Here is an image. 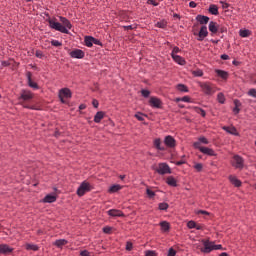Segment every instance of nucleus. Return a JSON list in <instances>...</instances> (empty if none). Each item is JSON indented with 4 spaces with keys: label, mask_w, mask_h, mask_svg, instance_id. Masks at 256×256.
Masks as SVG:
<instances>
[{
    "label": "nucleus",
    "mask_w": 256,
    "mask_h": 256,
    "mask_svg": "<svg viewBox=\"0 0 256 256\" xmlns=\"http://www.w3.org/2000/svg\"><path fill=\"white\" fill-rule=\"evenodd\" d=\"M81 256H91V253H89V251L87 250H83L81 253H80Z\"/></svg>",
    "instance_id": "58"
},
{
    "label": "nucleus",
    "mask_w": 256,
    "mask_h": 256,
    "mask_svg": "<svg viewBox=\"0 0 256 256\" xmlns=\"http://www.w3.org/2000/svg\"><path fill=\"white\" fill-rule=\"evenodd\" d=\"M187 227H188V229H195V227H197V223L195 221L191 220L187 223Z\"/></svg>",
    "instance_id": "40"
},
{
    "label": "nucleus",
    "mask_w": 256,
    "mask_h": 256,
    "mask_svg": "<svg viewBox=\"0 0 256 256\" xmlns=\"http://www.w3.org/2000/svg\"><path fill=\"white\" fill-rule=\"evenodd\" d=\"M27 79L29 87H31L32 89H39L37 83L33 82V80L31 79V72L27 73Z\"/></svg>",
    "instance_id": "21"
},
{
    "label": "nucleus",
    "mask_w": 256,
    "mask_h": 256,
    "mask_svg": "<svg viewBox=\"0 0 256 256\" xmlns=\"http://www.w3.org/2000/svg\"><path fill=\"white\" fill-rule=\"evenodd\" d=\"M105 117V112L99 111L94 116V123H101V120Z\"/></svg>",
    "instance_id": "22"
},
{
    "label": "nucleus",
    "mask_w": 256,
    "mask_h": 256,
    "mask_svg": "<svg viewBox=\"0 0 256 256\" xmlns=\"http://www.w3.org/2000/svg\"><path fill=\"white\" fill-rule=\"evenodd\" d=\"M148 5H153L154 7H157L159 3L155 2V0H147Z\"/></svg>",
    "instance_id": "55"
},
{
    "label": "nucleus",
    "mask_w": 256,
    "mask_h": 256,
    "mask_svg": "<svg viewBox=\"0 0 256 256\" xmlns=\"http://www.w3.org/2000/svg\"><path fill=\"white\" fill-rule=\"evenodd\" d=\"M232 166H234L235 169L241 170L243 169V167H245V160L243 159V157L235 155L232 160Z\"/></svg>",
    "instance_id": "6"
},
{
    "label": "nucleus",
    "mask_w": 256,
    "mask_h": 256,
    "mask_svg": "<svg viewBox=\"0 0 256 256\" xmlns=\"http://www.w3.org/2000/svg\"><path fill=\"white\" fill-rule=\"evenodd\" d=\"M229 181L232 185H234V187H241L242 185L241 180H239L237 176L234 175L229 176Z\"/></svg>",
    "instance_id": "14"
},
{
    "label": "nucleus",
    "mask_w": 256,
    "mask_h": 256,
    "mask_svg": "<svg viewBox=\"0 0 256 256\" xmlns=\"http://www.w3.org/2000/svg\"><path fill=\"white\" fill-rule=\"evenodd\" d=\"M25 249L27 251H39V246H37L35 244H26Z\"/></svg>",
    "instance_id": "31"
},
{
    "label": "nucleus",
    "mask_w": 256,
    "mask_h": 256,
    "mask_svg": "<svg viewBox=\"0 0 256 256\" xmlns=\"http://www.w3.org/2000/svg\"><path fill=\"white\" fill-rule=\"evenodd\" d=\"M172 59L175 61V63H178V65H185V59L179 55H173Z\"/></svg>",
    "instance_id": "25"
},
{
    "label": "nucleus",
    "mask_w": 256,
    "mask_h": 256,
    "mask_svg": "<svg viewBox=\"0 0 256 256\" xmlns=\"http://www.w3.org/2000/svg\"><path fill=\"white\" fill-rule=\"evenodd\" d=\"M166 183H167V185H169L170 187H177V180H176L175 177H173V176L167 177Z\"/></svg>",
    "instance_id": "24"
},
{
    "label": "nucleus",
    "mask_w": 256,
    "mask_h": 256,
    "mask_svg": "<svg viewBox=\"0 0 256 256\" xmlns=\"http://www.w3.org/2000/svg\"><path fill=\"white\" fill-rule=\"evenodd\" d=\"M20 99H23V101H31V99H33V94L30 91H23Z\"/></svg>",
    "instance_id": "15"
},
{
    "label": "nucleus",
    "mask_w": 256,
    "mask_h": 256,
    "mask_svg": "<svg viewBox=\"0 0 256 256\" xmlns=\"http://www.w3.org/2000/svg\"><path fill=\"white\" fill-rule=\"evenodd\" d=\"M194 111L196 113H198V115H201V117H205L207 115L205 110H203L202 108H199V107H194Z\"/></svg>",
    "instance_id": "35"
},
{
    "label": "nucleus",
    "mask_w": 256,
    "mask_h": 256,
    "mask_svg": "<svg viewBox=\"0 0 256 256\" xmlns=\"http://www.w3.org/2000/svg\"><path fill=\"white\" fill-rule=\"evenodd\" d=\"M111 231H113V228L109 227V226H106L103 228V232L104 233H107V234H110Z\"/></svg>",
    "instance_id": "50"
},
{
    "label": "nucleus",
    "mask_w": 256,
    "mask_h": 256,
    "mask_svg": "<svg viewBox=\"0 0 256 256\" xmlns=\"http://www.w3.org/2000/svg\"><path fill=\"white\" fill-rule=\"evenodd\" d=\"M217 101L223 105V103H225V95L223 93H218Z\"/></svg>",
    "instance_id": "38"
},
{
    "label": "nucleus",
    "mask_w": 256,
    "mask_h": 256,
    "mask_svg": "<svg viewBox=\"0 0 256 256\" xmlns=\"http://www.w3.org/2000/svg\"><path fill=\"white\" fill-rule=\"evenodd\" d=\"M60 21L61 23L57 22V19H48V23H49V27L51 29H55V31H60V33H65L66 35H68L69 33V29H71V27H73L71 25V22L69 20H67V18L65 17H60Z\"/></svg>",
    "instance_id": "1"
},
{
    "label": "nucleus",
    "mask_w": 256,
    "mask_h": 256,
    "mask_svg": "<svg viewBox=\"0 0 256 256\" xmlns=\"http://www.w3.org/2000/svg\"><path fill=\"white\" fill-rule=\"evenodd\" d=\"M68 241L66 239H59L54 242V245L58 247V249H61V247H64V245H67Z\"/></svg>",
    "instance_id": "26"
},
{
    "label": "nucleus",
    "mask_w": 256,
    "mask_h": 256,
    "mask_svg": "<svg viewBox=\"0 0 256 256\" xmlns=\"http://www.w3.org/2000/svg\"><path fill=\"white\" fill-rule=\"evenodd\" d=\"M154 147L158 149V151H166L167 148L165 146L161 145V139L157 138L154 140Z\"/></svg>",
    "instance_id": "19"
},
{
    "label": "nucleus",
    "mask_w": 256,
    "mask_h": 256,
    "mask_svg": "<svg viewBox=\"0 0 256 256\" xmlns=\"http://www.w3.org/2000/svg\"><path fill=\"white\" fill-rule=\"evenodd\" d=\"M142 95L147 98L149 95H151V92L149 90H141Z\"/></svg>",
    "instance_id": "49"
},
{
    "label": "nucleus",
    "mask_w": 256,
    "mask_h": 256,
    "mask_svg": "<svg viewBox=\"0 0 256 256\" xmlns=\"http://www.w3.org/2000/svg\"><path fill=\"white\" fill-rule=\"evenodd\" d=\"M59 99L61 103H65V99H71V90L69 88H62L59 91Z\"/></svg>",
    "instance_id": "9"
},
{
    "label": "nucleus",
    "mask_w": 256,
    "mask_h": 256,
    "mask_svg": "<svg viewBox=\"0 0 256 256\" xmlns=\"http://www.w3.org/2000/svg\"><path fill=\"white\" fill-rule=\"evenodd\" d=\"M179 51H181V49H179V47H174L171 53V57H173V55H177V53H179Z\"/></svg>",
    "instance_id": "51"
},
{
    "label": "nucleus",
    "mask_w": 256,
    "mask_h": 256,
    "mask_svg": "<svg viewBox=\"0 0 256 256\" xmlns=\"http://www.w3.org/2000/svg\"><path fill=\"white\" fill-rule=\"evenodd\" d=\"M234 105H235V107H238V108H239V106L241 105V101H239V100H234Z\"/></svg>",
    "instance_id": "64"
},
{
    "label": "nucleus",
    "mask_w": 256,
    "mask_h": 256,
    "mask_svg": "<svg viewBox=\"0 0 256 256\" xmlns=\"http://www.w3.org/2000/svg\"><path fill=\"white\" fill-rule=\"evenodd\" d=\"M177 89H178V91H181L182 93L189 92V89L185 86V84H178Z\"/></svg>",
    "instance_id": "34"
},
{
    "label": "nucleus",
    "mask_w": 256,
    "mask_h": 256,
    "mask_svg": "<svg viewBox=\"0 0 256 256\" xmlns=\"http://www.w3.org/2000/svg\"><path fill=\"white\" fill-rule=\"evenodd\" d=\"M199 87L202 89L205 95H214V93L217 91V88L211 82H199Z\"/></svg>",
    "instance_id": "3"
},
{
    "label": "nucleus",
    "mask_w": 256,
    "mask_h": 256,
    "mask_svg": "<svg viewBox=\"0 0 256 256\" xmlns=\"http://www.w3.org/2000/svg\"><path fill=\"white\" fill-rule=\"evenodd\" d=\"M149 105L150 107H153L154 109H161L163 107V101L161 99L152 96L149 99Z\"/></svg>",
    "instance_id": "8"
},
{
    "label": "nucleus",
    "mask_w": 256,
    "mask_h": 256,
    "mask_svg": "<svg viewBox=\"0 0 256 256\" xmlns=\"http://www.w3.org/2000/svg\"><path fill=\"white\" fill-rule=\"evenodd\" d=\"M216 74L218 77H221V79H227V77H229V74L223 70H216Z\"/></svg>",
    "instance_id": "32"
},
{
    "label": "nucleus",
    "mask_w": 256,
    "mask_h": 256,
    "mask_svg": "<svg viewBox=\"0 0 256 256\" xmlns=\"http://www.w3.org/2000/svg\"><path fill=\"white\" fill-rule=\"evenodd\" d=\"M133 249V243L127 242L126 243V251H131Z\"/></svg>",
    "instance_id": "54"
},
{
    "label": "nucleus",
    "mask_w": 256,
    "mask_h": 256,
    "mask_svg": "<svg viewBox=\"0 0 256 256\" xmlns=\"http://www.w3.org/2000/svg\"><path fill=\"white\" fill-rule=\"evenodd\" d=\"M220 3L222 4V9H229V3L223 1H220Z\"/></svg>",
    "instance_id": "56"
},
{
    "label": "nucleus",
    "mask_w": 256,
    "mask_h": 256,
    "mask_svg": "<svg viewBox=\"0 0 256 256\" xmlns=\"http://www.w3.org/2000/svg\"><path fill=\"white\" fill-rule=\"evenodd\" d=\"M194 147L195 149H199L201 153L204 155H209L210 157H215V151L211 148L203 147L201 146V143L199 142H194Z\"/></svg>",
    "instance_id": "4"
},
{
    "label": "nucleus",
    "mask_w": 256,
    "mask_h": 256,
    "mask_svg": "<svg viewBox=\"0 0 256 256\" xmlns=\"http://www.w3.org/2000/svg\"><path fill=\"white\" fill-rule=\"evenodd\" d=\"M145 256H157V253H155V251L148 250L145 252Z\"/></svg>",
    "instance_id": "46"
},
{
    "label": "nucleus",
    "mask_w": 256,
    "mask_h": 256,
    "mask_svg": "<svg viewBox=\"0 0 256 256\" xmlns=\"http://www.w3.org/2000/svg\"><path fill=\"white\" fill-rule=\"evenodd\" d=\"M192 75H194V77H203V70H194Z\"/></svg>",
    "instance_id": "39"
},
{
    "label": "nucleus",
    "mask_w": 256,
    "mask_h": 256,
    "mask_svg": "<svg viewBox=\"0 0 256 256\" xmlns=\"http://www.w3.org/2000/svg\"><path fill=\"white\" fill-rule=\"evenodd\" d=\"M161 231L167 233L171 229V225L167 221L160 222Z\"/></svg>",
    "instance_id": "23"
},
{
    "label": "nucleus",
    "mask_w": 256,
    "mask_h": 256,
    "mask_svg": "<svg viewBox=\"0 0 256 256\" xmlns=\"http://www.w3.org/2000/svg\"><path fill=\"white\" fill-rule=\"evenodd\" d=\"M209 31H211L213 34L217 33L219 31V24L217 22L211 21L208 26Z\"/></svg>",
    "instance_id": "16"
},
{
    "label": "nucleus",
    "mask_w": 256,
    "mask_h": 256,
    "mask_svg": "<svg viewBox=\"0 0 256 256\" xmlns=\"http://www.w3.org/2000/svg\"><path fill=\"white\" fill-rule=\"evenodd\" d=\"M194 169H196V171H202L203 170V164L201 163H197L194 165Z\"/></svg>",
    "instance_id": "43"
},
{
    "label": "nucleus",
    "mask_w": 256,
    "mask_h": 256,
    "mask_svg": "<svg viewBox=\"0 0 256 256\" xmlns=\"http://www.w3.org/2000/svg\"><path fill=\"white\" fill-rule=\"evenodd\" d=\"M189 7H191V9H195V7H197V3L191 1V2L189 3Z\"/></svg>",
    "instance_id": "60"
},
{
    "label": "nucleus",
    "mask_w": 256,
    "mask_h": 256,
    "mask_svg": "<svg viewBox=\"0 0 256 256\" xmlns=\"http://www.w3.org/2000/svg\"><path fill=\"white\" fill-rule=\"evenodd\" d=\"M158 207H159L160 211H167V209H169V204L162 202L159 204Z\"/></svg>",
    "instance_id": "37"
},
{
    "label": "nucleus",
    "mask_w": 256,
    "mask_h": 256,
    "mask_svg": "<svg viewBox=\"0 0 256 256\" xmlns=\"http://www.w3.org/2000/svg\"><path fill=\"white\" fill-rule=\"evenodd\" d=\"M198 215H209V212H207L205 210H200V211H198Z\"/></svg>",
    "instance_id": "61"
},
{
    "label": "nucleus",
    "mask_w": 256,
    "mask_h": 256,
    "mask_svg": "<svg viewBox=\"0 0 256 256\" xmlns=\"http://www.w3.org/2000/svg\"><path fill=\"white\" fill-rule=\"evenodd\" d=\"M196 20L199 21L200 25H207V23H209L208 16L198 15Z\"/></svg>",
    "instance_id": "18"
},
{
    "label": "nucleus",
    "mask_w": 256,
    "mask_h": 256,
    "mask_svg": "<svg viewBox=\"0 0 256 256\" xmlns=\"http://www.w3.org/2000/svg\"><path fill=\"white\" fill-rule=\"evenodd\" d=\"M121 189H123L121 185L115 184L109 188V193H117V191H121Z\"/></svg>",
    "instance_id": "29"
},
{
    "label": "nucleus",
    "mask_w": 256,
    "mask_h": 256,
    "mask_svg": "<svg viewBox=\"0 0 256 256\" xmlns=\"http://www.w3.org/2000/svg\"><path fill=\"white\" fill-rule=\"evenodd\" d=\"M239 111H240V109H239L238 107L235 106V107L233 108V113H234L235 115H238Z\"/></svg>",
    "instance_id": "63"
},
{
    "label": "nucleus",
    "mask_w": 256,
    "mask_h": 256,
    "mask_svg": "<svg viewBox=\"0 0 256 256\" xmlns=\"http://www.w3.org/2000/svg\"><path fill=\"white\" fill-rule=\"evenodd\" d=\"M181 101L184 103H191V98L189 96H184L181 98Z\"/></svg>",
    "instance_id": "52"
},
{
    "label": "nucleus",
    "mask_w": 256,
    "mask_h": 256,
    "mask_svg": "<svg viewBox=\"0 0 256 256\" xmlns=\"http://www.w3.org/2000/svg\"><path fill=\"white\" fill-rule=\"evenodd\" d=\"M70 57H72V59H83V57H85V52H83V50L76 49L70 52Z\"/></svg>",
    "instance_id": "11"
},
{
    "label": "nucleus",
    "mask_w": 256,
    "mask_h": 256,
    "mask_svg": "<svg viewBox=\"0 0 256 256\" xmlns=\"http://www.w3.org/2000/svg\"><path fill=\"white\" fill-rule=\"evenodd\" d=\"M89 191H91V184H89V182H87V181H84L78 187L77 195L79 197H83V195H85V193H89Z\"/></svg>",
    "instance_id": "5"
},
{
    "label": "nucleus",
    "mask_w": 256,
    "mask_h": 256,
    "mask_svg": "<svg viewBox=\"0 0 256 256\" xmlns=\"http://www.w3.org/2000/svg\"><path fill=\"white\" fill-rule=\"evenodd\" d=\"M84 42L86 47H93V36H86Z\"/></svg>",
    "instance_id": "30"
},
{
    "label": "nucleus",
    "mask_w": 256,
    "mask_h": 256,
    "mask_svg": "<svg viewBox=\"0 0 256 256\" xmlns=\"http://www.w3.org/2000/svg\"><path fill=\"white\" fill-rule=\"evenodd\" d=\"M198 143H203L204 145H209V140L205 137H200Z\"/></svg>",
    "instance_id": "41"
},
{
    "label": "nucleus",
    "mask_w": 256,
    "mask_h": 256,
    "mask_svg": "<svg viewBox=\"0 0 256 256\" xmlns=\"http://www.w3.org/2000/svg\"><path fill=\"white\" fill-rule=\"evenodd\" d=\"M164 144L166 145V147L173 149L174 147H176L177 142L175 141V138H173V136H166L164 138Z\"/></svg>",
    "instance_id": "10"
},
{
    "label": "nucleus",
    "mask_w": 256,
    "mask_h": 256,
    "mask_svg": "<svg viewBox=\"0 0 256 256\" xmlns=\"http://www.w3.org/2000/svg\"><path fill=\"white\" fill-rule=\"evenodd\" d=\"M239 35H240V37H243V38L249 37L251 35V31L247 30V29L240 30Z\"/></svg>",
    "instance_id": "33"
},
{
    "label": "nucleus",
    "mask_w": 256,
    "mask_h": 256,
    "mask_svg": "<svg viewBox=\"0 0 256 256\" xmlns=\"http://www.w3.org/2000/svg\"><path fill=\"white\" fill-rule=\"evenodd\" d=\"M176 255V252L173 248H170L169 251H168V256H175Z\"/></svg>",
    "instance_id": "57"
},
{
    "label": "nucleus",
    "mask_w": 256,
    "mask_h": 256,
    "mask_svg": "<svg viewBox=\"0 0 256 256\" xmlns=\"http://www.w3.org/2000/svg\"><path fill=\"white\" fill-rule=\"evenodd\" d=\"M221 59H223V61H227L229 59V55L223 54L221 55Z\"/></svg>",
    "instance_id": "62"
},
{
    "label": "nucleus",
    "mask_w": 256,
    "mask_h": 256,
    "mask_svg": "<svg viewBox=\"0 0 256 256\" xmlns=\"http://www.w3.org/2000/svg\"><path fill=\"white\" fill-rule=\"evenodd\" d=\"M55 201H57V196L53 194H48L43 199L44 203H55Z\"/></svg>",
    "instance_id": "17"
},
{
    "label": "nucleus",
    "mask_w": 256,
    "mask_h": 256,
    "mask_svg": "<svg viewBox=\"0 0 256 256\" xmlns=\"http://www.w3.org/2000/svg\"><path fill=\"white\" fill-rule=\"evenodd\" d=\"M92 105H93V107H95V109H97L98 107H99V101H97V100H93L92 101Z\"/></svg>",
    "instance_id": "59"
},
{
    "label": "nucleus",
    "mask_w": 256,
    "mask_h": 256,
    "mask_svg": "<svg viewBox=\"0 0 256 256\" xmlns=\"http://www.w3.org/2000/svg\"><path fill=\"white\" fill-rule=\"evenodd\" d=\"M36 57L38 59H43L44 55H43V52L40 51V50H37L36 53H35Z\"/></svg>",
    "instance_id": "48"
},
{
    "label": "nucleus",
    "mask_w": 256,
    "mask_h": 256,
    "mask_svg": "<svg viewBox=\"0 0 256 256\" xmlns=\"http://www.w3.org/2000/svg\"><path fill=\"white\" fill-rule=\"evenodd\" d=\"M209 13H211V15H219V8L217 5L211 4L209 7Z\"/></svg>",
    "instance_id": "27"
},
{
    "label": "nucleus",
    "mask_w": 256,
    "mask_h": 256,
    "mask_svg": "<svg viewBox=\"0 0 256 256\" xmlns=\"http://www.w3.org/2000/svg\"><path fill=\"white\" fill-rule=\"evenodd\" d=\"M223 130L230 133V135H237V129L235 127L224 126Z\"/></svg>",
    "instance_id": "28"
},
{
    "label": "nucleus",
    "mask_w": 256,
    "mask_h": 256,
    "mask_svg": "<svg viewBox=\"0 0 256 256\" xmlns=\"http://www.w3.org/2000/svg\"><path fill=\"white\" fill-rule=\"evenodd\" d=\"M207 35H209V32L207 31V26H202L198 33L197 41H203L205 37H207Z\"/></svg>",
    "instance_id": "12"
},
{
    "label": "nucleus",
    "mask_w": 256,
    "mask_h": 256,
    "mask_svg": "<svg viewBox=\"0 0 256 256\" xmlns=\"http://www.w3.org/2000/svg\"><path fill=\"white\" fill-rule=\"evenodd\" d=\"M203 248H201L202 253H211V251H219L220 249H223V246L221 244H215L214 242H211L209 240H202Z\"/></svg>",
    "instance_id": "2"
},
{
    "label": "nucleus",
    "mask_w": 256,
    "mask_h": 256,
    "mask_svg": "<svg viewBox=\"0 0 256 256\" xmlns=\"http://www.w3.org/2000/svg\"><path fill=\"white\" fill-rule=\"evenodd\" d=\"M156 171L157 173H159V175L171 174V168L167 163L158 164V168L156 169Z\"/></svg>",
    "instance_id": "7"
},
{
    "label": "nucleus",
    "mask_w": 256,
    "mask_h": 256,
    "mask_svg": "<svg viewBox=\"0 0 256 256\" xmlns=\"http://www.w3.org/2000/svg\"><path fill=\"white\" fill-rule=\"evenodd\" d=\"M156 27H158L159 29H165V27H167V21L162 20L160 22H157Z\"/></svg>",
    "instance_id": "36"
},
{
    "label": "nucleus",
    "mask_w": 256,
    "mask_h": 256,
    "mask_svg": "<svg viewBox=\"0 0 256 256\" xmlns=\"http://www.w3.org/2000/svg\"><path fill=\"white\" fill-rule=\"evenodd\" d=\"M146 193L148 197H150V199H152V197H155V193L151 189H147Z\"/></svg>",
    "instance_id": "47"
},
{
    "label": "nucleus",
    "mask_w": 256,
    "mask_h": 256,
    "mask_svg": "<svg viewBox=\"0 0 256 256\" xmlns=\"http://www.w3.org/2000/svg\"><path fill=\"white\" fill-rule=\"evenodd\" d=\"M110 217H125V214L121 210L111 209L108 211Z\"/></svg>",
    "instance_id": "13"
},
{
    "label": "nucleus",
    "mask_w": 256,
    "mask_h": 256,
    "mask_svg": "<svg viewBox=\"0 0 256 256\" xmlns=\"http://www.w3.org/2000/svg\"><path fill=\"white\" fill-rule=\"evenodd\" d=\"M51 45H53V47H61L62 44L58 40H52Z\"/></svg>",
    "instance_id": "45"
},
{
    "label": "nucleus",
    "mask_w": 256,
    "mask_h": 256,
    "mask_svg": "<svg viewBox=\"0 0 256 256\" xmlns=\"http://www.w3.org/2000/svg\"><path fill=\"white\" fill-rule=\"evenodd\" d=\"M12 251H13V249H11V247H9V245H7V244L0 245V253L7 254V253H11Z\"/></svg>",
    "instance_id": "20"
},
{
    "label": "nucleus",
    "mask_w": 256,
    "mask_h": 256,
    "mask_svg": "<svg viewBox=\"0 0 256 256\" xmlns=\"http://www.w3.org/2000/svg\"><path fill=\"white\" fill-rule=\"evenodd\" d=\"M248 95H249L250 97L256 98V89H255V88L250 89V90L248 91Z\"/></svg>",
    "instance_id": "42"
},
{
    "label": "nucleus",
    "mask_w": 256,
    "mask_h": 256,
    "mask_svg": "<svg viewBox=\"0 0 256 256\" xmlns=\"http://www.w3.org/2000/svg\"><path fill=\"white\" fill-rule=\"evenodd\" d=\"M135 117L138 119V121H145V117L141 113L135 114Z\"/></svg>",
    "instance_id": "44"
},
{
    "label": "nucleus",
    "mask_w": 256,
    "mask_h": 256,
    "mask_svg": "<svg viewBox=\"0 0 256 256\" xmlns=\"http://www.w3.org/2000/svg\"><path fill=\"white\" fill-rule=\"evenodd\" d=\"M92 43L94 45H100V47L103 46V43H101V41L95 39L94 37H92Z\"/></svg>",
    "instance_id": "53"
}]
</instances>
